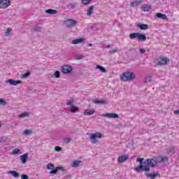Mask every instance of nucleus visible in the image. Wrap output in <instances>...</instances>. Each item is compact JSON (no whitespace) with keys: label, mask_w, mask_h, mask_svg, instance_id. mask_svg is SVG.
Returning <instances> with one entry per match:
<instances>
[{"label":"nucleus","mask_w":179,"mask_h":179,"mask_svg":"<svg viewBox=\"0 0 179 179\" xmlns=\"http://www.w3.org/2000/svg\"><path fill=\"white\" fill-rule=\"evenodd\" d=\"M155 164H157L156 162V159H148L145 161L143 164H140L139 166L134 168V171L139 173L141 170L143 171H150V167H155Z\"/></svg>","instance_id":"f257e3e1"},{"label":"nucleus","mask_w":179,"mask_h":179,"mask_svg":"<svg viewBox=\"0 0 179 179\" xmlns=\"http://www.w3.org/2000/svg\"><path fill=\"white\" fill-rule=\"evenodd\" d=\"M170 62V59L167 57H159L154 60V65L155 66H163L167 65Z\"/></svg>","instance_id":"f03ea898"},{"label":"nucleus","mask_w":179,"mask_h":179,"mask_svg":"<svg viewBox=\"0 0 179 179\" xmlns=\"http://www.w3.org/2000/svg\"><path fill=\"white\" fill-rule=\"evenodd\" d=\"M121 80L123 82H131L135 79V74L132 72L123 73L120 76Z\"/></svg>","instance_id":"7ed1b4c3"},{"label":"nucleus","mask_w":179,"mask_h":179,"mask_svg":"<svg viewBox=\"0 0 179 179\" xmlns=\"http://www.w3.org/2000/svg\"><path fill=\"white\" fill-rule=\"evenodd\" d=\"M129 38L131 40L136 38L138 41H146V35L139 32L132 33L129 34Z\"/></svg>","instance_id":"20e7f679"},{"label":"nucleus","mask_w":179,"mask_h":179,"mask_svg":"<svg viewBox=\"0 0 179 179\" xmlns=\"http://www.w3.org/2000/svg\"><path fill=\"white\" fill-rule=\"evenodd\" d=\"M89 135H90V139L92 144L97 143V142H99L97 139H100L103 138V134L99 133V132L90 134Z\"/></svg>","instance_id":"39448f33"},{"label":"nucleus","mask_w":179,"mask_h":179,"mask_svg":"<svg viewBox=\"0 0 179 179\" xmlns=\"http://www.w3.org/2000/svg\"><path fill=\"white\" fill-rule=\"evenodd\" d=\"M47 169H48V170H52V171H50V174H57V172L58 171V170H61V167H59V166H57L56 168H55V166H54V164H48V165H47Z\"/></svg>","instance_id":"423d86ee"},{"label":"nucleus","mask_w":179,"mask_h":179,"mask_svg":"<svg viewBox=\"0 0 179 179\" xmlns=\"http://www.w3.org/2000/svg\"><path fill=\"white\" fill-rule=\"evenodd\" d=\"M10 6V1L9 0H0V9H5Z\"/></svg>","instance_id":"0eeeda50"},{"label":"nucleus","mask_w":179,"mask_h":179,"mask_svg":"<svg viewBox=\"0 0 179 179\" xmlns=\"http://www.w3.org/2000/svg\"><path fill=\"white\" fill-rule=\"evenodd\" d=\"M66 27H72L76 24V20L68 19L64 22Z\"/></svg>","instance_id":"6e6552de"},{"label":"nucleus","mask_w":179,"mask_h":179,"mask_svg":"<svg viewBox=\"0 0 179 179\" xmlns=\"http://www.w3.org/2000/svg\"><path fill=\"white\" fill-rule=\"evenodd\" d=\"M155 162L157 163H167L169 162V158L167 157H155Z\"/></svg>","instance_id":"1a4fd4ad"},{"label":"nucleus","mask_w":179,"mask_h":179,"mask_svg":"<svg viewBox=\"0 0 179 179\" xmlns=\"http://www.w3.org/2000/svg\"><path fill=\"white\" fill-rule=\"evenodd\" d=\"M72 66L64 65L62 66V73H71L72 72Z\"/></svg>","instance_id":"9d476101"},{"label":"nucleus","mask_w":179,"mask_h":179,"mask_svg":"<svg viewBox=\"0 0 179 179\" xmlns=\"http://www.w3.org/2000/svg\"><path fill=\"white\" fill-rule=\"evenodd\" d=\"M6 83H9L12 86H16L17 85L22 83V81L21 80H15L13 79H8L6 81Z\"/></svg>","instance_id":"9b49d317"},{"label":"nucleus","mask_w":179,"mask_h":179,"mask_svg":"<svg viewBox=\"0 0 179 179\" xmlns=\"http://www.w3.org/2000/svg\"><path fill=\"white\" fill-rule=\"evenodd\" d=\"M20 159L22 164H25L27 162V159H29V155L27 153L23 154L20 156Z\"/></svg>","instance_id":"f8f14e48"},{"label":"nucleus","mask_w":179,"mask_h":179,"mask_svg":"<svg viewBox=\"0 0 179 179\" xmlns=\"http://www.w3.org/2000/svg\"><path fill=\"white\" fill-rule=\"evenodd\" d=\"M141 10H143V12H149L150 10H152V6L144 4L141 8Z\"/></svg>","instance_id":"ddd939ff"},{"label":"nucleus","mask_w":179,"mask_h":179,"mask_svg":"<svg viewBox=\"0 0 179 179\" xmlns=\"http://www.w3.org/2000/svg\"><path fill=\"white\" fill-rule=\"evenodd\" d=\"M128 160V155H122L118 157V163H124Z\"/></svg>","instance_id":"4468645a"},{"label":"nucleus","mask_w":179,"mask_h":179,"mask_svg":"<svg viewBox=\"0 0 179 179\" xmlns=\"http://www.w3.org/2000/svg\"><path fill=\"white\" fill-rule=\"evenodd\" d=\"M156 17H158V19H162L163 20H166V19H167V15H166V14H162V13H157L156 14Z\"/></svg>","instance_id":"2eb2a0df"},{"label":"nucleus","mask_w":179,"mask_h":179,"mask_svg":"<svg viewBox=\"0 0 179 179\" xmlns=\"http://www.w3.org/2000/svg\"><path fill=\"white\" fill-rule=\"evenodd\" d=\"M147 177H149V178L155 179L158 176H160V173H146Z\"/></svg>","instance_id":"dca6fc26"},{"label":"nucleus","mask_w":179,"mask_h":179,"mask_svg":"<svg viewBox=\"0 0 179 179\" xmlns=\"http://www.w3.org/2000/svg\"><path fill=\"white\" fill-rule=\"evenodd\" d=\"M94 9V6H90L87 10V16H92L93 13V10Z\"/></svg>","instance_id":"f3484780"},{"label":"nucleus","mask_w":179,"mask_h":179,"mask_svg":"<svg viewBox=\"0 0 179 179\" xmlns=\"http://www.w3.org/2000/svg\"><path fill=\"white\" fill-rule=\"evenodd\" d=\"M94 113H95V111L93 109H92V110L87 109L84 112V115H93V114H94Z\"/></svg>","instance_id":"a211bd4d"},{"label":"nucleus","mask_w":179,"mask_h":179,"mask_svg":"<svg viewBox=\"0 0 179 179\" xmlns=\"http://www.w3.org/2000/svg\"><path fill=\"white\" fill-rule=\"evenodd\" d=\"M83 38L74 39L72 41V44H80V43H83Z\"/></svg>","instance_id":"6ab92c4d"},{"label":"nucleus","mask_w":179,"mask_h":179,"mask_svg":"<svg viewBox=\"0 0 179 179\" xmlns=\"http://www.w3.org/2000/svg\"><path fill=\"white\" fill-rule=\"evenodd\" d=\"M138 27L141 29V30H148V29H149V25L145 24H141L138 25Z\"/></svg>","instance_id":"aec40b11"},{"label":"nucleus","mask_w":179,"mask_h":179,"mask_svg":"<svg viewBox=\"0 0 179 179\" xmlns=\"http://www.w3.org/2000/svg\"><path fill=\"white\" fill-rule=\"evenodd\" d=\"M8 174H11V176H13V177L15 178H17V177H19V173L16 172L15 171H10Z\"/></svg>","instance_id":"412c9836"},{"label":"nucleus","mask_w":179,"mask_h":179,"mask_svg":"<svg viewBox=\"0 0 179 179\" xmlns=\"http://www.w3.org/2000/svg\"><path fill=\"white\" fill-rule=\"evenodd\" d=\"M80 163H82L79 160H76L74 161L72 164H71V166L72 167H78V166H79L80 164Z\"/></svg>","instance_id":"4be33fe9"},{"label":"nucleus","mask_w":179,"mask_h":179,"mask_svg":"<svg viewBox=\"0 0 179 179\" xmlns=\"http://www.w3.org/2000/svg\"><path fill=\"white\" fill-rule=\"evenodd\" d=\"M92 103H94L95 104H105L106 101L104 100H94L92 101Z\"/></svg>","instance_id":"5701e85b"},{"label":"nucleus","mask_w":179,"mask_h":179,"mask_svg":"<svg viewBox=\"0 0 179 179\" xmlns=\"http://www.w3.org/2000/svg\"><path fill=\"white\" fill-rule=\"evenodd\" d=\"M45 12L46 13H49V15H54V13H57V10L52 9H48Z\"/></svg>","instance_id":"b1692460"},{"label":"nucleus","mask_w":179,"mask_h":179,"mask_svg":"<svg viewBox=\"0 0 179 179\" xmlns=\"http://www.w3.org/2000/svg\"><path fill=\"white\" fill-rule=\"evenodd\" d=\"M76 3H72L67 5L68 9H73L74 8H76Z\"/></svg>","instance_id":"393cba45"},{"label":"nucleus","mask_w":179,"mask_h":179,"mask_svg":"<svg viewBox=\"0 0 179 179\" xmlns=\"http://www.w3.org/2000/svg\"><path fill=\"white\" fill-rule=\"evenodd\" d=\"M74 103H75V101L73 100H68L66 103V106H70V107H73Z\"/></svg>","instance_id":"a878e982"},{"label":"nucleus","mask_w":179,"mask_h":179,"mask_svg":"<svg viewBox=\"0 0 179 179\" xmlns=\"http://www.w3.org/2000/svg\"><path fill=\"white\" fill-rule=\"evenodd\" d=\"M139 3H141V2L139 1H134V2H131L130 3V6H131L132 8L135 7V6H138V5H139Z\"/></svg>","instance_id":"bb28decb"},{"label":"nucleus","mask_w":179,"mask_h":179,"mask_svg":"<svg viewBox=\"0 0 179 179\" xmlns=\"http://www.w3.org/2000/svg\"><path fill=\"white\" fill-rule=\"evenodd\" d=\"M29 113L25 112L24 113H21L20 115H19V118H23L24 117H29Z\"/></svg>","instance_id":"cd10ccee"},{"label":"nucleus","mask_w":179,"mask_h":179,"mask_svg":"<svg viewBox=\"0 0 179 179\" xmlns=\"http://www.w3.org/2000/svg\"><path fill=\"white\" fill-rule=\"evenodd\" d=\"M101 117H107V118H113V113H106L101 115Z\"/></svg>","instance_id":"c85d7f7f"},{"label":"nucleus","mask_w":179,"mask_h":179,"mask_svg":"<svg viewBox=\"0 0 179 179\" xmlns=\"http://www.w3.org/2000/svg\"><path fill=\"white\" fill-rule=\"evenodd\" d=\"M81 2L83 5H89L92 2V0H81Z\"/></svg>","instance_id":"c756f323"},{"label":"nucleus","mask_w":179,"mask_h":179,"mask_svg":"<svg viewBox=\"0 0 179 179\" xmlns=\"http://www.w3.org/2000/svg\"><path fill=\"white\" fill-rule=\"evenodd\" d=\"M96 69H99V71H101V72H106V69L101 66H96Z\"/></svg>","instance_id":"7c9ffc66"},{"label":"nucleus","mask_w":179,"mask_h":179,"mask_svg":"<svg viewBox=\"0 0 179 179\" xmlns=\"http://www.w3.org/2000/svg\"><path fill=\"white\" fill-rule=\"evenodd\" d=\"M79 109L76 107H75V106H71V113H76V111H78Z\"/></svg>","instance_id":"2f4dec72"},{"label":"nucleus","mask_w":179,"mask_h":179,"mask_svg":"<svg viewBox=\"0 0 179 179\" xmlns=\"http://www.w3.org/2000/svg\"><path fill=\"white\" fill-rule=\"evenodd\" d=\"M24 135H31V131L29 130V129H25L23 131Z\"/></svg>","instance_id":"473e14b6"},{"label":"nucleus","mask_w":179,"mask_h":179,"mask_svg":"<svg viewBox=\"0 0 179 179\" xmlns=\"http://www.w3.org/2000/svg\"><path fill=\"white\" fill-rule=\"evenodd\" d=\"M76 59H77L78 61L80 59H83V55H76Z\"/></svg>","instance_id":"72a5a7b5"},{"label":"nucleus","mask_w":179,"mask_h":179,"mask_svg":"<svg viewBox=\"0 0 179 179\" xmlns=\"http://www.w3.org/2000/svg\"><path fill=\"white\" fill-rule=\"evenodd\" d=\"M29 76H30V71H27L22 75V78H29Z\"/></svg>","instance_id":"f704fd0d"},{"label":"nucleus","mask_w":179,"mask_h":179,"mask_svg":"<svg viewBox=\"0 0 179 179\" xmlns=\"http://www.w3.org/2000/svg\"><path fill=\"white\" fill-rule=\"evenodd\" d=\"M19 152H20V150H19V148H15L13 150V155H17V153H19Z\"/></svg>","instance_id":"c9c22d12"},{"label":"nucleus","mask_w":179,"mask_h":179,"mask_svg":"<svg viewBox=\"0 0 179 179\" xmlns=\"http://www.w3.org/2000/svg\"><path fill=\"white\" fill-rule=\"evenodd\" d=\"M0 106H6V101L2 99H0Z\"/></svg>","instance_id":"e433bc0d"},{"label":"nucleus","mask_w":179,"mask_h":179,"mask_svg":"<svg viewBox=\"0 0 179 179\" xmlns=\"http://www.w3.org/2000/svg\"><path fill=\"white\" fill-rule=\"evenodd\" d=\"M168 153L169 155H174V148H169V150H168Z\"/></svg>","instance_id":"4c0bfd02"},{"label":"nucleus","mask_w":179,"mask_h":179,"mask_svg":"<svg viewBox=\"0 0 179 179\" xmlns=\"http://www.w3.org/2000/svg\"><path fill=\"white\" fill-rule=\"evenodd\" d=\"M10 33H12V29L8 28L7 31L6 32V36H9V34H10Z\"/></svg>","instance_id":"58836bf2"},{"label":"nucleus","mask_w":179,"mask_h":179,"mask_svg":"<svg viewBox=\"0 0 179 179\" xmlns=\"http://www.w3.org/2000/svg\"><path fill=\"white\" fill-rule=\"evenodd\" d=\"M60 75H61V73H60L59 71H56L55 72V78H59Z\"/></svg>","instance_id":"ea45409f"},{"label":"nucleus","mask_w":179,"mask_h":179,"mask_svg":"<svg viewBox=\"0 0 179 179\" xmlns=\"http://www.w3.org/2000/svg\"><path fill=\"white\" fill-rule=\"evenodd\" d=\"M55 150H56V152H61V150H62V148H61L59 146H56L55 148Z\"/></svg>","instance_id":"a19ab883"},{"label":"nucleus","mask_w":179,"mask_h":179,"mask_svg":"<svg viewBox=\"0 0 179 179\" xmlns=\"http://www.w3.org/2000/svg\"><path fill=\"white\" fill-rule=\"evenodd\" d=\"M65 143H69L71 142V139L70 138H66L64 139Z\"/></svg>","instance_id":"79ce46f5"},{"label":"nucleus","mask_w":179,"mask_h":179,"mask_svg":"<svg viewBox=\"0 0 179 179\" xmlns=\"http://www.w3.org/2000/svg\"><path fill=\"white\" fill-rule=\"evenodd\" d=\"M21 179H29V176L22 174L21 175Z\"/></svg>","instance_id":"37998d69"},{"label":"nucleus","mask_w":179,"mask_h":179,"mask_svg":"<svg viewBox=\"0 0 179 179\" xmlns=\"http://www.w3.org/2000/svg\"><path fill=\"white\" fill-rule=\"evenodd\" d=\"M143 160H144L143 158H138V159H137V162H139L140 165H141V164H143Z\"/></svg>","instance_id":"c03bdc74"},{"label":"nucleus","mask_w":179,"mask_h":179,"mask_svg":"<svg viewBox=\"0 0 179 179\" xmlns=\"http://www.w3.org/2000/svg\"><path fill=\"white\" fill-rule=\"evenodd\" d=\"M113 118H120V116L117 113H113Z\"/></svg>","instance_id":"a18cd8bd"},{"label":"nucleus","mask_w":179,"mask_h":179,"mask_svg":"<svg viewBox=\"0 0 179 179\" xmlns=\"http://www.w3.org/2000/svg\"><path fill=\"white\" fill-rule=\"evenodd\" d=\"M6 141V137H1L0 138V142H5Z\"/></svg>","instance_id":"49530a36"},{"label":"nucleus","mask_w":179,"mask_h":179,"mask_svg":"<svg viewBox=\"0 0 179 179\" xmlns=\"http://www.w3.org/2000/svg\"><path fill=\"white\" fill-rule=\"evenodd\" d=\"M140 52L141 54H145V52H146V50L141 48L140 49Z\"/></svg>","instance_id":"de8ad7c7"},{"label":"nucleus","mask_w":179,"mask_h":179,"mask_svg":"<svg viewBox=\"0 0 179 179\" xmlns=\"http://www.w3.org/2000/svg\"><path fill=\"white\" fill-rule=\"evenodd\" d=\"M174 114H179V110H174Z\"/></svg>","instance_id":"09e8293b"},{"label":"nucleus","mask_w":179,"mask_h":179,"mask_svg":"<svg viewBox=\"0 0 179 179\" xmlns=\"http://www.w3.org/2000/svg\"><path fill=\"white\" fill-rule=\"evenodd\" d=\"M92 45H93V44H92V43L88 44V47H92Z\"/></svg>","instance_id":"8fccbe9b"},{"label":"nucleus","mask_w":179,"mask_h":179,"mask_svg":"<svg viewBox=\"0 0 179 179\" xmlns=\"http://www.w3.org/2000/svg\"><path fill=\"white\" fill-rule=\"evenodd\" d=\"M113 52H117V50H113Z\"/></svg>","instance_id":"3c124183"},{"label":"nucleus","mask_w":179,"mask_h":179,"mask_svg":"<svg viewBox=\"0 0 179 179\" xmlns=\"http://www.w3.org/2000/svg\"><path fill=\"white\" fill-rule=\"evenodd\" d=\"M0 127H1V122H0Z\"/></svg>","instance_id":"603ef678"}]
</instances>
